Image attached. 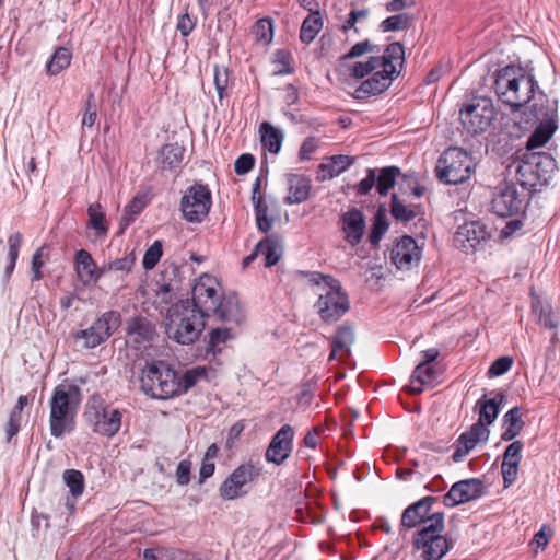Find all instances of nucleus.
Here are the masks:
<instances>
[{
  "label": "nucleus",
  "mask_w": 560,
  "mask_h": 560,
  "mask_svg": "<svg viewBox=\"0 0 560 560\" xmlns=\"http://www.w3.org/2000/svg\"><path fill=\"white\" fill-rule=\"evenodd\" d=\"M523 448V443L521 441H514L512 442L504 452L503 455V462L502 463H510V464H518L521 462V452Z\"/></svg>",
  "instance_id": "60"
},
{
  "label": "nucleus",
  "mask_w": 560,
  "mask_h": 560,
  "mask_svg": "<svg viewBox=\"0 0 560 560\" xmlns=\"http://www.w3.org/2000/svg\"><path fill=\"white\" fill-rule=\"evenodd\" d=\"M353 163L354 158L350 155L338 154L328 156L318 166L322 173V175H318V179L326 180L339 176L341 173L347 171Z\"/></svg>",
  "instance_id": "29"
},
{
  "label": "nucleus",
  "mask_w": 560,
  "mask_h": 560,
  "mask_svg": "<svg viewBox=\"0 0 560 560\" xmlns=\"http://www.w3.org/2000/svg\"><path fill=\"white\" fill-rule=\"evenodd\" d=\"M323 28V20L319 12L310 13L303 21L300 30V39L304 44L312 43Z\"/></svg>",
  "instance_id": "37"
},
{
  "label": "nucleus",
  "mask_w": 560,
  "mask_h": 560,
  "mask_svg": "<svg viewBox=\"0 0 560 560\" xmlns=\"http://www.w3.org/2000/svg\"><path fill=\"white\" fill-rule=\"evenodd\" d=\"M119 326V314L106 312L88 329L75 332L77 340L83 339L84 347L92 349L106 341Z\"/></svg>",
  "instance_id": "13"
},
{
  "label": "nucleus",
  "mask_w": 560,
  "mask_h": 560,
  "mask_svg": "<svg viewBox=\"0 0 560 560\" xmlns=\"http://www.w3.org/2000/svg\"><path fill=\"white\" fill-rule=\"evenodd\" d=\"M81 402V390L77 385L59 384L49 400V429L52 436L63 438L74 430V419Z\"/></svg>",
  "instance_id": "2"
},
{
  "label": "nucleus",
  "mask_w": 560,
  "mask_h": 560,
  "mask_svg": "<svg viewBox=\"0 0 560 560\" xmlns=\"http://www.w3.org/2000/svg\"><path fill=\"white\" fill-rule=\"evenodd\" d=\"M384 279V270H383V267L381 265H376L374 267H371L366 272H365V281L366 283L374 290H381L382 287H383V281Z\"/></svg>",
  "instance_id": "58"
},
{
  "label": "nucleus",
  "mask_w": 560,
  "mask_h": 560,
  "mask_svg": "<svg viewBox=\"0 0 560 560\" xmlns=\"http://www.w3.org/2000/svg\"><path fill=\"white\" fill-rule=\"evenodd\" d=\"M533 161L537 164L535 173L539 175V186L546 185L556 168L555 159L545 152H533Z\"/></svg>",
  "instance_id": "38"
},
{
  "label": "nucleus",
  "mask_w": 560,
  "mask_h": 560,
  "mask_svg": "<svg viewBox=\"0 0 560 560\" xmlns=\"http://www.w3.org/2000/svg\"><path fill=\"white\" fill-rule=\"evenodd\" d=\"M536 81L518 66H506L495 73L494 91L498 97L512 108H521L528 103L535 92Z\"/></svg>",
  "instance_id": "3"
},
{
  "label": "nucleus",
  "mask_w": 560,
  "mask_h": 560,
  "mask_svg": "<svg viewBox=\"0 0 560 560\" xmlns=\"http://www.w3.org/2000/svg\"><path fill=\"white\" fill-rule=\"evenodd\" d=\"M475 168L476 162L471 153L459 147H451L439 156L435 175L446 185H458L467 182Z\"/></svg>",
  "instance_id": "6"
},
{
  "label": "nucleus",
  "mask_w": 560,
  "mask_h": 560,
  "mask_svg": "<svg viewBox=\"0 0 560 560\" xmlns=\"http://www.w3.org/2000/svg\"><path fill=\"white\" fill-rule=\"evenodd\" d=\"M191 306L202 316H217L222 322L238 324L243 314L235 296L222 298L218 280L210 275L199 277L192 288Z\"/></svg>",
  "instance_id": "1"
},
{
  "label": "nucleus",
  "mask_w": 560,
  "mask_h": 560,
  "mask_svg": "<svg viewBox=\"0 0 560 560\" xmlns=\"http://www.w3.org/2000/svg\"><path fill=\"white\" fill-rule=\"evenodd\" d=\"M74 260L77 275L83 284L96 283L104 276L88 250H78Z\"/></svg>",
  "instance_id": "25"
},
{
  "label": "nucleus",
  "mask_w": 560,
  "mask_h": 560,
  "mask_svg": "<svg viewBox=\"0 0 560 560\" xmlns=\"http://www.w3.org/2000/svg\"><path fill=\"white\" fill-rule=\"evenodd\" d=\"M318 148V139L315 137H307L299 151V156L301 160H310L312 154L317 150Z\"/></svg>",
  "instance_id": "63"
},
{
  "label": "nucleus",
  "mask_w": 560,
  "mask_h": 560,
  "mask_svg": "<svg viewBox=\"0 0 560 560\" xmlns=\"http://www.w3.org/2000/svg\"><path fill=\"white\" fill-rule=\"evenodd\" d=\"M317 295L318 299L314 307L324 322H337L350 307L348 295L343 292L338 280H330V283H326L324 288L317 292Z\"/></svg>",
  "instance_id": "8"
},
{
  "label": "nucleus",
  "mask_w": 560,
  "mask_h": 560,
  "mask_svg": "<svg viewBox=\"0 0 560 560\" xmlns=\"http://www.w3.org/2000/svg\"><path fill=\"white\" fill-rule=\"evenodd\" d=\"M385 231V206L380 205L369 241L373 246L378 245Z\"/></svg>",
  "instance_id": "50"
},
{
  "label": "nucleus",
  "mask_w": 560,
  "mask_h": 560,
  "mask_svg": "<svg viewBox=\"0 0 560 560\" xmlns=\"http://www.w3.org/2000/svg\"><path fill=\"white\" fill-rule=\"evenodd\" d=\"M156 336L155 325L143 317L130 318L127 323V342L135 347L150 342Z\"/></svg>",
  "instance_id": "23"
},
{
  "label": "nucleus",
  "mask_w": 560,
  "mask_h": 560,
  "mask_svg": "<svg viewBox=\"0 0 560 560\" xmlns=\"http://www.w3.org/2000/svg\"><path fill=\"white\" fill-rule=\"evenodd\" d=\"M405 66V47L395 42L387 45V79L398 78Z\"/></svg>",
  "instance_id": "31"
},
{
  "label": "nucleus",
  "mask_w": 560,
  "mask_h": 560,
  "mask_svg": "<svg viewBox=\"0 0 560 560\" xmlns=\"http://www.w3.org/2000/svg\"><path fill=\"white\" fill-rule=\"evenodd\" d=\"M490 237L487 226L480 221L466 222L458 226L453 243L458 249L469 253Z\"/></svg>",
  "instance_id": "14"
},
{
  "label": "nucleus",
  "mask_w": 560,
  "mask_h": 560,
  "mask_svg": "<svg viewBox=\"0 0 560 560\" xmlns=\"http://www.w3.org/2000/svg\"><path fill=\"white\" fill-rule=\"evenodd\" d=\"M166 334L182 345L195 342L203 327L205 316L191 306L189 300H182L166 308Z\"/></svg>",
  "instance_id": "4"
},
{
  "label": "nucleus",
  "mask_w": 560,
  "mask_h": 560,
  "mask_svg": "<svg viewBox=\"0 0 560 560\" xmlns=\"http://www.w3.org/2000/svg\"><path fill=\"white\" fill-rule=\"evenodd\" d=\"M175 552L174 548L144 549L143 558L145 560H175Z\"/></svg>",
  "instance_id": "57"
},
{
  "label": "nucleus",
  "mask_w": 560,
  "mask_h": 560,
  "mask_svg": "<svg viewBox=\"0 0 560 560\" xmlns=\"http://www.w3.org/2000/svg\"><path fill=\"white\" fill-rule=\"evenodd\" d=\"M419 213L418 207L408 205L405 200L400 199L396 194L392 195L390 214L397 221L407 223L413 220Z\"/></svg>",
  "instance_id": "34"
},
{
  "label": "nucleus",
  "mask_w": 560,
  "mask_h": 560,
  "mask_svg": "<svg viewBox=\"0 0 560 560\" xmlns=\"http://www.w3.org/2000/svg\"><path fill=\"white\" fill-rule=\"evenodd\" d=\"M513 365V359L509 355L498 358L489 368V376H501Z\"/></svg>",
  "instance_id": "59"
},
{
  "label": "nucleus",
  "mask_w": 560,
  "mask_h": 560,
  "mask_svg": "<svg viewBox=\"0 0 560 560\" xmlns=\"http://www.w3.org/2000/svg\"><path fill=\"white\" fill-rule=\"evenodd\" d=\"M288 195L284 198L287 205L301 203L310 197L311 180L301 174L287 176Z\"/></svg>",
  "instance_id": "28"
},
{
  "label": "nucleus",
  "mask_w": 560,
  "mask_h": 560,
  "mask_svg": "<svg viewBox=\"0 0 560 560\" xmlns=\"http://www.w3.org/2000/svg\"><path fill=\"white\" fill-rule=\"evenodd\" d=\"M392 262L400 270H408L420 260V248L411 236H402L392 249Z\"/></svg>",
  "instance_id": "19"
},
{
  "label": "nucleus",
  "mask_w": 560,
  "mask_h": 560,
  "mask_svg": "<svg viewBox=\"0 0 560 560\" xmlns=\"http://www.w3.org/2000/svg\"><path fill=\"white\" fill-rule=\"evenodd\" d=\"M257 253L264 256L265 266L271 267L276 265L282 256V246L275 237H266L257 244Z\"/></svg>",
  "instance_id": "33"
},
{
  "label": "nucleus",
  "mask_w": 560,
  "mask_h": 560,
  "mask_svg": "<svg viewBox=\"0 0 560 560\" xmlns=\"http://www.w3.org/2000/svg\"><path fill=\"white\" fill-rule=\"evenodd\" d=\"M89 226L95 231L98 236L107 234V226L105 225V211L100 203H92L88 208Z\"/></svg>",
  "instance_id": "43"
},
{
  "label": "nucleus",
  "mask_w": 560,
  "mask_h": 560,
  "mask_svg": "<svg viewBox=\"0 0 560 560\" xmlns=\"http://www.w3.org/2000/svg\"><path fill=\"white\" fill-rule=\"evenodd\" d=\"M485 490L481 480L471 478L455 482L448 492L443 495V504L453 508L468 501L478 499L482 495Z\"/></svg>",
  "instance_id": "16"
},
{
  "label": "nucleus",
  "mask_w": 560,
  "mask_h": 560,
  "mask_svg": "<svg viewBox=\"0 0 560 560\" xmlns=\"http://www.w3.org/2000/svg\"><path fill=\"white\" fill-rule=\"evenodd\" d=\"M442 372L439 364L418 363L411 376L410 392L420 394L424 388L433 387L440 381Z\"/></svg>",
  "instance_id": "22"
},
{
  "label": "nucleus",
  "mask_w": 560,
  "mask_h": 560,
  "mask_svg": "<svg viewBox=\"0 0 560 560\" xmlns=\"http://www.w3.org/2000/svg\"><path fill=\"white\" fill-rule=\"evenodd\" d=\"M22 409H18L16 406L10 412L9 420L5 427L7 441L10 442L20 430L22 422Z\"/></svg>",
  "instance_id": "55"
},
{
  "label": "nucleus",
  "mask_w": 560,
  "mask_h": 560,
  "mask_svg": "<svg viewBox=\"0 0 560 560\" xmlns=\"http://www.w3.org/2000/svg\"><path fill=\"white\" fill-rule=\"evenodd\" d=\"M545 103L546 105L541 104L540 109L536 103L534 104L535 115L538 119H541V121L527 140V152H532L534 149L544 147L557 129L556 101L546 100Z\"/></svg>",
  "instance_id": "12"
},
{
  "label": "nucleus",
  "mask_w": 560,
  "mask_h": 560,
  "mask_svg": "<svg viewBox=\"0 0 560 560\" xmlns=\"http://www.w3.org/2000/svg\"><path fill=\"white\" fill-rule=\"evenodd\" d=\"M141 388L152 398L168 399L178 396L179 374L164 362L147 364L141 374Z\"/></svg>",
  "instance_id": "7"
},
{
  "label": "nucleus",
  "mask_w": 560,
  "mask_h": 560,
  "mask_svg": "<svg viewBox=\"0 0 560 560\" xmlns=\"http://www.w3.org/2000/svg\"><path fill=\"white\" fill-rule=\"evenodd\" d=\"M191 463L187 459L180 460L176 469V481L180 486H186L190 481Z\"/></svg>",
  "instance_id": "64"
},
{
  "label": "nucleus",
  "mask_w": 560,
  "mask_h": 560,
  "mask_svg": "<svg viewBox=\"0 0 560 560\" xmlns=\"http://www.w3.org/2000/svg\"><path fill=\"white\" fill-rule=\"evenodd\" d=\"M291 55L287 50H277L275 54L273 63L276 65L275 74H290L292 73V68L290 67Z\"/></svg>",
  "instance_id": "54"
},
{
  "label": "nucleus",
  "mask_w": 560,
  "mask_h": 560,
  "mask_svg": "<svg viewBox=\"0 0 560 560\" xmlns=\"http://www.w3.org/2000/svg\"><path fill=\"white\" fill-rule=\"evenodd\" d=\"M136 262V256L133 252L126 253L124 257L117 258L114 260H109L104 262L101 266V273L104 276L110 271H115L120 273L121 276L128 275L133 268Z\"/></svg>",
  "instance_id": "40"
},
{
  "label": "nucleus",
  "mask_w": 560,
  "mask_h": 560,
  "mask_svg": "<svg viewBox=\"0 0 560 560\" xmlns=\"http://www.w3.org/2000/svg\"><path fill=\"white\" fill-rule=\"evenodd\" d=\"M374 70L385 71V55L371 57L366 62H355L351 68V74L361 79Z\"/></svg>",
  "instance_id": "44"
},
{
  "label": "nucleus",
  "mask_w": 560,
  "mask_h": 560,
  "mask_svg": "<svg viewBox=\"0 0 560 560\" xmlns=\"http://www.w3.org/2000/svg\"><path fill=\"white\" fill-rule=\"evenodd\" d=\"M208 370L205 366H195L187 370L183 375H179L178 396L185 394L194 387L200 380L207 378Z\"/></svg>",
  "instance_id": "42"
},
{
  "label": "nucleus",
  "mask_w": 560,
  "mask_h": 560,
  "mask_svg": "<svg viewBox=\"0 0 560 560\" xmlns=\"http://www.w3.org/2000/svg\"><path fill=\"white\" fill-rule=\"evenodd\" d=\"M162 243L155 241L144 253L142 265L147 270L153 269L162 257Z\"/></svg>",
  "instance_id": "53"
},
{
  "label": "nucleus",
  "mask_w": 560,
  "mask_h": 560,
  "mask_svg": "<svg viewBox=\"0 0 560 560\" xmlns=\"http://www.w3.org/2000/svg\"><path fill=\"white\" fill-rule=\"evenodd\" d=\"M342 220V230L346 234V240L351 245H357L361 242L364 230H365V220L363 213L353 208L349 211L345 212L341 217Z\"/></svg>",
  "instance_id": "26"
},
{
  "label": "nucleus",
  "mask_w": 560,
  "mask_h": 560,
  "mask_svg": "<svg viewBox=\"0 0 560 560\" xmlns=\"http://www.w3.org/2000/svg\"><path fill=\"white\" fill-rule=\"evenodd\" d=\"M436 501L438 499L434 497H424L409 505L401 515V524L408 528L418 525L425 527L428 520H430L433 514L431 513L432 504Z\"/></svg>",
  "instance_id": "21"
},
{
  "label": "nucleus",
  "mask_w": 560,
  "mask_h": 560,
  "mask_svg": "<svg viewBox=\"0 0 560 560\" xmlns=\"http://www.w3.org/2000/svg\"><path fill=\"white\" fill-rule=\"evenodd\" d=\"M444 514L434 512L427 526L421 527L413 536L417 560H441L452 548L448 539L442 535Z\"/></svg>",
  "instance_id": "5"
},
{
  "label": "nucleus",
  "mask_w": 560,
  "mask_h": 560,
  "mask_svg": "<svg viewBox=\"0 0 560 560\" xmlns=\"http://www.w3.org/2000/svg\"><path fill=\"white\" fill-rule=\"evenodd\" d=\"M97 117V105L95 101V96L93 93H90L86 102H85V110L82 117L81 126L82 129L89 128L91 129L96 121Z\"/></svg>",
  "instance_id": "52"
},
{
  "label": "nucleus",
  "mask_w": 560,
  "mask_h": 560,
  "mask_svg": "<svg viewBox=\"0 0 560 560\" xmlns=\"http://www.w3.org/2000/svg\"><path fill=\"white\" fill-rule=\"evenodd\" d=\"M121 412L116 408L104 407L95 415L94 431L105 435H115L121 427Z\"/></svg>",
  "instance_id": "27"
},
{
  "label": "nucleus",
  "mask_w": 560,
  "mask_h": 560,
  "mask_svg": "<svg viewBox=\"0 0 560 560\" xmlns=\"http://www.w3.org/2000/svg\"><path fill=\"white\" fill-rule=\"evenodd\" d=\"M23 236L20 232L12 233L8 238L9 252H8V265L5 267V277L10 278L11 273L15 268V264L19 257L20 248L22 246Z\"/></svg>",
  "instance_id": "46"
},
{
  "label": "nucleus",
  "mask_w": 560,
  "mask_h": 560,
  "mask_svg": "<svg viewBox=\"0 0 560 560\" xmlns=\"http://www.w3.org/2000/svg\"><path fill=\"white\" fill-rule=\"evenodd\" d=\"M354 342V331L349 325L338 327L336 334L331 337V352L329 361H346L351 354V346Z\"/></svg>",
  "instance_id": "24"
},
{
  "label": "nucleus",
  "mask_w": 560,
  "mask_h": 560,
  "mask_svg": "<svg viewBox=\"0 0 560 560\" xmlns=\"http://www.w3.org/2000/svg\"><path fill=\"white\" fill-rule=\"evenodd\" d=\"M185 149L178 143L165 144L160 151V163L163 168L174 170L183 161Z\"/></svg>",
  "instance_id": "35"
},
{
  "label": "nucleus",
  "mask_w": 560,
  "mask_h": 560,
  "mask_svg": "<svg viewBox=\"0 0 560 560\" xmlns=\"http://www.w3.org/2000/svg\"><path fill=\"white\" fill-rule=\"evenodd\" d=\"M385 91V71L377 70L376 73L363 81L355 90L354 97L362 100L372 95L381 94Z\"/></svg>",
  "instance_id": "32"
},
{
  "label": "nucleus",
  "mask_w": 560,
  "mask_h": 560,
  "mask_svg": "<svg viewBox=\"0 0 560 560\" xmlns=\"http://www.w3.org/2000/svg\"><path fill=\"white\" fill-rule=\"evenodd\" d=\"M178 290L177 283L174 281H170L167 283H162L155 290V300L154 304L160 308L161 313L164 308L173 302L176 296V291Z\"/></svg>",
  "instance_id": "45"
},
{
  "label": "nucleus",
  "mask_w": 560,
  "mask_h": 560,
  "mask_svg": "<svg viewBox=\"0 0 560 560\" xmlns=\"http://www.w3.org/2000/svg\"><path fill=\"white\" fill-rule=\"evenodd\" d=\"M72 52L68 47H58L47 62V73L57 75L70 66Z\"/></svg>",
  "instance_id": "39"
},
{
  "label": "nucleus",
  "mask_w": 560,
  "mask_h": 560,
  "mask_svg": "<svg viewBox=\"0 0 560 560\" xmlns=\"http://www.w3.org/2000/svg\"><path fill=\"white\" fill-rule=\"evenodd\" d=\"M255 165V159L252 154H242L234 164L235 173L243 175L248 173Z\"/></svg>",
  "instance_id": "62"
},
{
  "label": "nucleus",
  "mask_w": 560,
  "mask_h": 560,
  "mask_svg": "<svg viewBox=\"0 0 560 560\" xmlns=\"http://www.w3.org/2000/svg\"><path fill=\"white\" fill-rule=\"evenodd\" d=\"M294 429L284 424L272 436L266 451V459L269 463L281 465L291 454L293 448Z\"/></svg>",
  "instance_id": "17"
},
{
  "label": "nucleus",
  "mask_w": 560,
  "mask_h": 560,
  "mask_svg": "<svg viewBox=\"0 0 560 560\" xmlns=\"http://www.w3.org/2000/svg\"><path fill=\"white\" fill-rule=\"evenodd\" d=\"M504 424L506 425L502 433V440L511 441L517 434H520L523 428V421L521 419V410L517 407L510 409L503 417Z\"/></svg>",
  "instance_id": "41"
},
{
  "label": "nucleus",
  "mask_w": 560,
  "mask_h": 560,
  "mask_svg": "<svg viewBox=\"0 0 560 560\" xmlns=\"http://www.w3.org/2000/svg\"><path fill=\"white\" fill-rule=\"evenodd\" d=\"M495 117V109L491 100L475 97L459 110L463 127L470 133L485 132Z\"/></svg>",
  "instance_id": "9"
},
{
  "label": "nucleus",
  "mask_w": 560,
  "mask_h": 560,
  "mask_svg": "<svg viewBox=\"0 0 560 560\" xmlns=\"http://www.w3.org/2000/svg\"><path fill=\"white\" fill-rule=\"evenodd\" d=\"M63 480L74 495H81L84 490V478L81 471L68 469L63 472Z\"/></svg>",
  "instance_id": "48"
},
{
  "label": "nucleus",
  "mask_w": 560,
  "mask_h": 560,
  "mask_svg": "<svg viewBox=\"0 0 560 560\" xmlns=\"http://www.w3.org/2000/svg\"><path fill=\"white\" fill-rule=\"evenodd\" d=\"M252 34L256 43L267 45L272 40L273 30L269 19L258 20L252 28Z\"/></svg>",
  "instance_id": "47"
},
{
  "label": "nucleus",
  "mask_w": 560,
  "mask_h": 560,
  "mask_svg": "<svg viewBox=\"0 0 560 560\" xmlns=\"http://www.w3.org/2000/svg\"><path fill=\"white\" fill-rule=\"evenodd\" d=\"M49 259L48 247L46 245L40 246L33 255L32 258V281H39L43 278L42 267Z\"/></svg>",
  "instance_id": "49"
},
{
  "label": "nucleus",
  "mask_w": 560,
  "mask_h": 560,
  "mask_svg": "<svg viewBox=\"0 0 560 560\" xmlns=\"http://www.w3.org/2000/svg\"><path fill=\"white\" fill-rule=\"evenodd\" d=\"M412 23V16L409 13H394L387 16V32H398L407 30Z\"/></svg>",
  "instance_id": "51"
},
{
  "label": "nucleus",
  "mask_w": 560,
  "mask_h": 560,
  "mask_svg": "<svg viewBox=\"0 0 560 560\" xmlns=\"http://www.w3.org/2000/svg\"><path fill=\"white\" fill-rule=\"evenodd\" d=\"M259 132L262 147L270 153H278L282 144V133L269 122H262Z\"/></svg>",
  "instance_id": "36"
},
{
  "label": "nucleus",
  "mask_w": 560,
  "mask_h": 560,
  "mask_svg": "<svg viewBox=\"0 0 560 560\" xmlns=\"http://www.w3.org/2000/svg\"><path fill=\"white\" fill-rule=\"evenodd\" d=\"M212 205L211 191L206 185L195 184L188 187L180 199L183 218L191 223L202 222Z\"/></svg>",
  "instance_id": "10"
},
{
  "label": "nucleus",
  "mask_w": 560,
  "mask_h": 560,
  "mask_svg": "<svg viewBox=\"0 0 560 560\" xmlns=\"http://www.w3.org/2000/svg\"><path fill=\"white\" fill-rule=\"evenodd\" d=\"M214 84L220 100L224 97V92L229 85V72L225 67H214Z\"/></svg>",
  "instance_id": "56"
},
{
  "label": "nucleus",
  "mask_w": 560,
  "mask_h": 560,
  "mask_svg": "<svg viewBox=\"0 0 560 560\" xmlns=\"http://www.w3.org/2000/svg\"><path fill=\"white\" fill-rule=\"evenodd\" d=\"M145 202L141 197H135L125 208V219L131 222L143 210Z\"/></svg>",
  "instance_id": "61"
},
{
  "label": "nucleus",
  "mask_w": 560,
  "mask_h": 560,
  "mask_svg": "<svg viewBox=\"0 0 560 560\" xmlns=\"http://www.w3.org/2000/svg\"><path fill=\"white\" fill-rule=\"evenodd\" d=\"M489 435L490 430L486 425L477 422L472 424L469 430L462 433L457 439L456 450L453 453V460L455 463L462 462L478 443H486Z\"/></svg>",
  "instance_id": "18"
},
{
  "label": "nucleus",
  "mask_w": 560,
  "mask_h": 560,
  "mask_svg": "<svg viewBox=\"0 0 560 560\" xmlns=\"http://www.w3.org/2000/svg\"><path fill=\"white\" fill-rule=\"evenodd\" d=\"M260 475V469L252 463L237 466L220 485L219 495L224 501L236 500L249 492L250 485Z\"/></svg>",
  "instance_id": "11"
},
{
  "label": "nucleus",
  "mask_w": 560,
  "mask_h": 560,
  "mask_svg": "<svg viewBox=\"0 0 560 560\" xmlns=\"http://www.w3.org/2000/svg\"><path fill=\"white\" fill-rule=\"evenodd\" d=\"M535 161H533V152H526L509 166L514 170L516 180L524 189H536L539 186V175L535 173Z\"/></svg>",
  "instance_id": "20"
},
{
  "label": "nucleus",
  "mask_w": 560,
  "mask_h": 560,
  "mask_svg": "<svg viewBox=\"0 0 560 560\" xmlns=\"http://www.w3.org/2000/svg\"><path fill=\"white\" fill-rule=\"evenodd\" d=\"M504 395L499 393L493 398L488 399L486 395H483L480 399H478L476 404V408H478L479 419L477 423H482L488 428L491 423L494 422L499 412H500V404L503 401Z\"/></svg>",
  "instance_id": "30"
},
{
  "label": "nucleus",
  "mask_w": 560,
  "mask_h": 560,
  "mask_svg": "<svg viewBox=\"0 0 560 560\" xmlns=\"http://www.w3.org/2000/svg\"><path fill=\"white\" fill-rule=\"evenodd\" d=\"M524 201V197L520 195L514 184H503L493 195L492 210L499 217H511L523 209Z\"/></svg>",
  "instance_id": "15"
}]
</instances>
